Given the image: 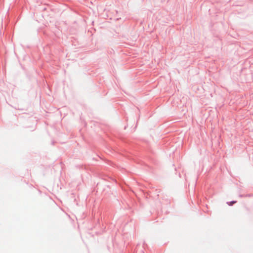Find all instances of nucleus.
I'll return each instance as SVG.
<instances>
[{"mask_svg":"<svg viewBox=\"0 0 253 253\" xmlns=\"http://www.w3.org/2000/svg\"><path fill=\"white\" fill-rule=\"evenodd\" d=\"M236 203V201H232V202L227 203V204L229 206H232L234 204H235Z\"/></svg>","mask_w":253,"mask_h":253,"instance_id":"nucleus-1","label":"nucleus"}]
</instances>
